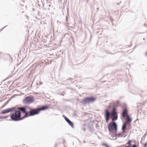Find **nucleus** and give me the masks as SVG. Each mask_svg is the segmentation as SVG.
Instances as JSON below:
<instances>
[{"label":"nucleus","instance_id":"nucleus-11","mask_svg":"<svg viewBox=\"0 0 147 147\" xmlns=\"http://www.w3.org/2000/svg\"><path fill=\"white\" fill-rule=\"evenodd\" d=\"M126 117V123L127 124H129L131 121V119L130 118L129 115H127Z\"/></svg>","mask_w":147,"mask_h":147},{"label":"nucleus","instance_id":"nucleus-9","mask_svg":"<svg viewBox=\"0 0 147 147\" xmlns=\"http://www.w3.org/2000/svg\"><path fill=\"white\" fill-rule=\"evenodd\" d=\"M127 115H129L128 114L127 111V109H125L123 111L122 116L123 118H124L127 117Z\"/></svg>","mask_w":147,"mask_h":147},{"label":"nucleus","instance_id":"nucleus-14","mask_svg":"<svg viewBox=\"0 0 147 147\" xmlns=\"http://www.w3.org/2000/svg\"><path fill=\"white\" fill-rule=\"evenodd\" d=\"M132 142V141L129 140L128 142H127V144H128L129 146H131V143Z\"/></svg>","mask_w":147,"mask_h":147},{"label":"nucleus","instance_id":"nucleus-1","mask_svg":"<svg viewBox=\"0 0 147 147\" xmlns=\"http://www.w3.org/2000/svg\"><path fill=\"white\" fill-rule=\"evenodd\" d=\"M49 107V106L47 105V106H44L41 107L36 109H30V111L29 112H27L26 111L25 108L24 107V109H22V110L24 112L25 115H24V117L26 118L30 116L38 115L41 111H43L47 109H48Z\"/></svg>","mask_w":147,"mask_h":147},{"label":"nucleus","instance_id":"nucleus-2","mask_svg":"<svg viewBox=\"0 0 147 147\" xmlns=\"http://www.w3.org/2000/svg\"><path fill=\"white\" fill-rule=\"evenodd\" d=\"M24 109V107H20L17 110L15 109V112L11 113L10 115V117L12 120L14 121H17L23 119L25 118L24 115H23L22 113H24V112L22 110Z\"/></svg>","mask_w":147,"mask_h":147},{"label":"nucleus","instance_id":"nucleus-4","mask_svg":"<svg viewBox=\"0 0 147 147\" xmlns=\"http://www.w3.org/2000/svg\"><path fill=\"white\" fill-rule=\"evenodd\" d=\"M96 98L94 97H88L84 98L82 101V103L84 104L92 102L95 101Z\"/></svg>","mask_w":147,"mask_h":147},{"label":"nucleus","instance_id":"nucleus-10","mask_svg":"<svg viewBox=\"0 0 147 147\" xmlns=\"http://www.w3.org/2000/svg\"><path fill=\"white\" fill-rule=\"evenodd\" d=\"M64 118L65 120L68 122V124L72 127H74L73 123L66 116H65Z\"/></svg>","mask_w":147,"mask_h":147},{"label":"nucleus","instance_id":"nucleus-8","mask_svg":"<svg viewBox=\"0 0 147 147\" xmlns=\"http://www.w3.org/2000/svg\"><path fill=\"white\" fill-rule=\"evenodd\" d=\"M110 113L108 110L105 111V117L106 119V122L107 123L108 122L109 120V119Z\"/></svg>","mask_w":147,"mask_h":147},{"label":"nucleus","instance_id":"nucleus-6","mask_svg":"<svg viewBox=\"0 0 147 147\" xmlns=\"http://www.w3.org/2000/svg\"><path fill=\"white\" fill-rule=\"evenodd\" d=\"M111 117L112 121H115L117 119V113L115 111L114 108H113V111L111 113Z\"/></svg>","mask_w":147,"mask_h":147},{"label":"nucleus","instance_id":"nucleus-7","mask_svg":"<svg viewBox=\"0 0 147 147\" xmlns=\"http://www.w3.org/2000/svg\"><path fill=\"white\" fill-rule=\"evenodd\" d=\"M16 109V107H13L11 108L7 109L2 111L1 112V113L5 114L10 112H12L14 111H15Z\"/></svg>","mask_w":147,"mask_h":147},{"label":"nucleus","instance_id":"nucleus-17","mask_svg":"<svg viewBox=\"0 0 147 147\" xmlns=\"http://www.w3.org/2000/svg\"><path fill=\"white\" fill-rule=\"evenodd\" d=\"M146 55L147 56V52L146 53Z\"/></svg>","mask_w":147,"mask_h":147},{"label":"nucleus","instance_id":"nucleus-15","mask_svg":"<svg viewBox=\"0 0 147 147\" xmlns=\"http://www.w3.org/2000/svg\"><path fill=\"white\" fill-rule=\"evenodd\" d=\"M147 146V143H145L144 144V147H146V146Z\"/></svg>","mask_w":147,"mask_h":147},{"label":"nucleus","instance_id":"nucleus-5","mask_svg":"<svg viewBox=\"0 0 147 147\" xmlns=\"http://www.w3.org/2000/svg\"><path fill=\"white\" fill-rule=\"evenodd\" d=\"M34 101V98L32 96H28L24 99L23 100L24 103L25 104H29Z\"/></svg>","mask_w":147,"mask_h":147},{"label":"nucleus","instance_id":"nucleus-13","mask_svg":"<svg viewBox=\"0 0 147 147\" xmlns=\"http://www.w3.org/2000/svg\"><path fill=\"white\" fill-rule=\"evenodd\" d=\"M123 133H122V132L121 133H120V134H116L115 136H117L118 137H121L123 136L122 134Z\"/></svg>","mask_w":147,"mask_h":147},{"label":"nucleus","instance_id":"nucleus-19","mask_svg":"<svg viewBox=\"0 0 147 147\" xmlns=\"http://www.w3.org/2000/svg\"><path fill=\"white\" fill-rule=\"evenodd\" d=\"M105 146H106L107 147H109V146H107V145H105Z\"/></svg>","mask_w":147,"mask_h":147},{"label":"nucleus","instance_id":"nucleus-12","mask_svg":"<svg viewBox=\"0 0 147 147\" xmlns=\"http://www.w3.org/2000/svg\"><path fill=\"white\" fill-rule=\"evenodd\" d=\"M126 128V123H124L122 127V129L123 131L122 133H124L125 131V130Z\"/></svg>","mask_w":147,"mask_h":147},{"label":"nucleus","instance_id":"nucleus-16","mask_svg":"<svg viewBox=\"0 0 147 147\" xmlns=\"http://www.w3.org/2000/svg\"><path fill=\"white\" fill-rule=\"evenodd\" d=\"M132 147H136V146L135 144H134L133 146Z\"/></svg>","mask_w":147,"mask_h":147},{"label":"nucleus","instance_id":"nucleus-18","mask_svg":"<svg viewBox=\"0 0 147 147\" xmlns=\"http://www.w3.org/2000/svg\"><path fill=\"white\" fill-rule=\"evenodd\" d=\"M125 147H131V146H127Z\"/></svg>","mask_w":147,"mask_h":147},{"label":"nucleus","instance_id":"nucleus-3","mask_svg":"<svg viewBox=\"0 0 147 147\" xmlns=\"http://www.w3.org/2000/svg\"><path fill=\"white\" fill-rule=\"evenodd\" d=\"M110 134L113 137L115 136L117 130V126L114 122H110L108 125Z\"/></svg>","mask_w":147,"mask_h":147}]
</instances>
